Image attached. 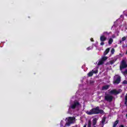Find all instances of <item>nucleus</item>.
Segmentation results:
<instances>
[{"label":"nucleus","mask_w":127,"mask_h":127,"mask_svg":"<svg viewBox=\"0 0 127 127\" xmlns=\"http://www.w3.org/2000/svg\"><path fill=\"white\" fill-rule=\"evenodd\" d=\"M103 113L104 110L100 109V107L99 106L92 108L90 111H87L86 112V114L89 116H92V115H99V114L102 115Z\"/></svg>","instance_id":"1"},{"label":"nucleus","mask_w":127,"mask_h":127,"mask_svg":"<svg viewBox=\"0 0 127 127\" xmlns=\"http://www.w3.org/2000/svg\"><path fill=\"white\" fill-rule=\"evenodd\" d=\"M121 76L119 75H116L114 77L113 83L114 85H119L121 83V81H122V79H121Z\"/></svg>","instance_id":"2"},{"label":"nucleus","mask_w":127,"mask_h":127,"mask_svg":"<svg viewBox=\"0 0 127 127\" xmlns=\"http://www.w3.org/2000/svg\"><path fill=\"white\" fill-rule=\"evenodd\" d=\"M127 67V62L125 60H123L120 66V70L122 71L123 69H126Z\"/></svg>","instance_id":"3"},{"label":"nucleus","mask_w":127,"mask_h":127,"mask_svg":"<svg viewBox=\"0 0 127 127\" xmlns=\"http://www.w3.org/2000/svg\"><path fill=\"white\" fill-rule=\"evenodd\" d=\"M80 106V103L78 101L74 102L73 104H71L69 107V109H72V110H75L77 107Z\"/></svg>","instance_id":"4"},{"label":"nucleus","mask_w":127,"mask_h":127,"mask_svg":"<svg viewBox=\"0 0 127 127\" xmlns=\"http://www.w3.org/2000/svg\"><path fill=\"white\" fill-rule=\"evenodd\" d=\"M104 99L105 101H107V102H112V101H113V99H114V97L109 94H107L105 96Z\"/></svg>","instance_id":"5"},{"label":"nucleus","mask_w":127,"mask_h":127,"mask_svg":"<svg viewBox=\"0 0 127 127\" xmlns=\"http://www.w3.org/2000/svg\"><path fill=\"white\" fill-rule=\"evenodd\" d=\"M97 73H98L97 70H92L91 71H90L88 73V77H92V76H93V75H94V74H97Z\"/></svg>","instance_id":"6"},{"label":"nucleus","mask_w":127,"mask_h":127,"mask_svg":"<svg viewBox=\"0 0 127 127\" xmlns=\"http://www.w3.org/2000/svg\"><path fill=\"white\" fill-rule=\"evenodd\" d=\"M110 94H112L113 95H119L120 92L116 89H113L110 91Z\"/></svg>","instance_id":"7"},{"label":"nucleus","mask_w":127,"mask_h":127,"mask_svg":"<svg viewBox=\"0 0 127 127\" xmlns=\"http://www.w3.org/2000/svg\"><path fill=\"white\" fill-rule=\"evenodd\" d=\"M106 40H107V37H106L104 35H102L100 36V41L101 42H105V41H106Z\"/></svg>","instance_id":"8"},{"label":"nucleus","mask_w":127,"mask_h":127,"mask_svg":"<svg viewBox=\"0 0 127 127\" xmlns=\"http://www.w3.org/2000/svg\"><path fill=\"white\" fill-rule=\"evenodd\" d=\"M109 88H110V85H106L103 86L102 88V90L106 91V90H108V89H109Z\"/></svg>","instance_id":"9"},{"label":"nucleus","mask_w":127,"mask_h":127,"mask_svg":"<svg viewBox=\"0 0 127 127\" xmlns=\"http://www.w3.org/2000/svg\"><path fill=\"white\" fill-rule=\"evenodd\" d=\"M98 120V119H97V118H94L92 120V126L94 127L95 126H96V125H97V121Z\"/></svg>","instance_id":"10"},{"label":"nucleus","mask_w":127,"mask_h":127,"mask_svg":"<svg viewBox=\"0 0 127 127\" xmlns=\"http://www.w3.org/2000/svg\"><path fill=\"white\" fill-rule=\"evenodd\" d=\"M110 52V48H107L106 49L105 51L104 52V55L105 56V55H107Z\"/></svg>","instance_id":"11"},{"label":"nucleus","mask_w":127,"mask_h":127,"mask_svg":"<svg viewBox=\"0 0 127 127\" xmlns=\"http://www.w3.org/2000/svg\"><path fill=\"white\" fill-rule=\"evenodd\" d=\"M113 41H114V40L113 39V38H110L108 41V44H109V45H111V44L113 43Z\"/></svg>","instance_id":"12"},{"label":"nucleus","mask_w":127,"mask_h":127,"mask_svg":"<svg viewBox=\"0 0 127 127\" xmlns=\"http://www.w3.org/2000/svg\"><path fill=\"white\" fill-rule=\"evenodd\" d=\"M107 118L105 116H104L102 118L101 123L102 124V125H104V124H105V122H106V120Z\"/></svg>","instance_id":"13"},{"label":"nucleus","mask_w":127,"mask_h":127,"mask_svg":"<svg viewBox=\"0 0 127 127\" xmlns=\"http://www.w3.org/2000/svg\"><path fill=\"white\" fill-rule=\"evenodd\" d=\"M104 61H103L101 59L99 61L98 63V65L100 66V65H103L104 64Z\"/></svg>","instance_id":"14"},{"label":"nucleus","mask_w":127,"mask_h":127,"mask_svg":"<svg viewBox=\"0 0 127 127\" xmlns=\"http://www.w3.org/2000/svg\"><path fill=\"white\" fill-rule=\"evenodd\" d=\"M67 122L72 124V123H73V117H69Z\"/></svg>","instance_id":"15"},{"label":"nucleus","mask_w":127,"mask_h":127,"mask_svg":"<svg viewBox=\"0 0 127 127\" xmlns=\"http://www.w3.org/2000/svg\"><path fill=\"white\" fill-rule=\"evenodd\" d=\"M119 120H116L113 124V127H117V125L119 124Z\"/></svg>","instance_id":"16"},{"label":"nucleus","mask_w":127,"mask_h":127,"mask_svg":"<svg viewBox=\"0 0 127 127\" xmlns=\"http://www.w3.org/2000/svg\"><path fill=\"white\" fill-rule=\"evenodd\" d=\"M111 32H104L102 35H104V36H106V35H110V34Z\"/></svg>","instance_id":"17"},{"label":"nucleus","mask_w":127,"mask_h":127,"mask_svg":"<svg viewBox=\"0 0 127 127\" xmlns=\"http://www.w3.org/2000/svg\"><path fill=\"white\" fill-rule=\"evenodd\" d=\"M91 126H92V122L91 120L88 121L87 127H91Z\"/></svg>","instance_id":"18"},{"label":"nucleus","mask_w":127,"mask_h":127,"mask_svg":"<svg viewBox=\"0 0 127 127\" xmlns=\"http://www.w3.org/2000/svg\"><path fill=\"white\" fill-rule=\"evenodd\" d=\"M107 59H108L107 57H103L102 58L101 60H102L104 62H105V61H106Z\"/></svg>","instance_id":"19"},{"label":"nucleus","mask_w":127,"mask_h":127,"mask_svg":"<svg viewBox=\"0 0 127 127\" xmlns=\"http://www.w3.org/2000/svg\"><path fill=\"white\" fill-rule=\"evenodd\" d=\"M122 73L124 75H127V69H126L125 71H122Z\"/></svg>","instance_id":"20"},{"label":"nucleus","mask_w":127,"mask_h":127,"mask_svg":"<svg viewBox=\"0 0 127 127\" xmlns=\"http://www.w3.org/2000/svg\"><path fill=\"white\" fill-rule=\"evenodd\" d=\"M127 93L125 96V105H127Z\"/></svg>","instance_id":"21"},{"label":"nucleus","mask_w":127,"mask_h":127,"mask_svg":"<svg viewBox=\"0 0 127 127\" xmlns=\"http://www.w3.org/2000/svg\"><path fill=\"white\" fill-rule=\"evenodd\" d=\"M71 122H69L68 121H67V122H66L65 123V126H67V127H69L70 125H71Z\"/></svg>","instance_id":"22"},{"label":"nucleus","mask_w":127,"mask_h":127,"mask_svg":"<svg viewBox=\"0 0 127 127\" xmlns=\"http://www.w3.org/2000/svg\"><path fill=\"white\" fill-rule=\"evenodd\" d=\"M115 61H117V59H115V60H113V61H110V64H111V65L114 64V63H115Z\"/></svg>","instance_id":"23"},{"label":"nucleus","mask_w":127,"mask_h":127,"mask_svg":"<svg viewBox=\"0 0 127 127\" xmlns=\"http://www.w3.org/2000/svg\"><path fill=\"white\" fill-rule=\"evenodd\" d=\"M122 84L124 85H127V80H125L124 81H123Z\"/></svg>","instance_id":"24"},{"label":"nucleus","mask_w":127,"mask_h":127,"mask_svg":"<svg viewBox=\"0 0 127 127\" xmlns=\"http://www.w3.org/2000/svg\"><path fill=\"white\" fill-rule=\"evenodd\" d=\"M127 40V37H123L122 38V41H125V40Z\"/></svg>","instance_id":"25"},{"label":"nucleus","mask_w":127,"mask_h":127,"mask_svg":"<svg viewBox=\"0 0 127 127\" xmlns=\"http://www.w3.org/2000/svg\"><path fill=\"white\" fill-rule=\"evenodd\" d=\"M111 54H114L115 53V49H112L111 51Z\"/></svg>","instance_id":"26"},{"label":"nucleus","mask_w":127,"mask_h":127,"mask_svg":"<svg viewBox=\"0 0 127 127\" xmlns=\"http://www.w3.org/2000/svg\"><path fill=\"white\" fill-rule=\"evenodd\" d=\"M100 45H101L102 46H103V45H105V43L104 42H101L100 43Z\"/></svg>","instance_id":"27"},{"label":"nucleus","mask_w":127,"mask_h":127,"mask_svg":"<svg viewBox=\"0 0 127 127\" xmlns=\"http://www.w3.org/2000/svg\"><path fill=\"white\" fill-rule=\"evenodd\" d=\"M87 50H91V47H89L87 48Z\"/></svg>","instance_id":"28"},{"label":"nucleus","mask_w":127,"mask_h":127,"mask_svg":"<svg viewBox=\"0 0 127 127\" xmlns=\"http://www.w3.org/2000/svg\"><path fill=\"white\" fill-rule=\"evenodd\" d=\"M90 40L92 42H94V39L91 38Z\"/></svg>","instance_id":"29"},{"label":"nucleus","mask_w":127,"mask_h":127,"mask_svg":"<svg viewBox=\"0 0 127 127\" xmlns=\"http://www.w3.org/2000/svg\"><path fill=\"white\" fill-rule=\"evenodd\" d=\"M120 17H121V18H124V15H121L120 16Z\"/></svg>","instance_id":"30"},{"label":"nucleus","mask_w":127,"mask_h":127,"mask_svg":"<svg viewBox=\"0 0 127 127\" xmlns=\"http://www.w3.org/2000/svg\"><path fill=\"white\" fill-rule=\"evenodd\" d=\"M119 127H125V126H124V125H120Z\"/></svg>","instance_id":"31"},{"label":"nucleus","mask_w":127,"mask_h":127,"mask_svg":"<svg viewBox=\"0 0 127 127\" xmlns=\"http://www.w3.org/2000/svg\"><path fill=\"white\" fill-rule=\"evenodd\" d=\"M123 41H120V43H122V42Z\"/></svg>","instance_id":"32"},{"label":"nucleus","mask_w":127,"mask_h":127,"mask_svg":"<svg viewBox=\"0 0 127 127\" xmlns=\"http://www.w3.org/2000/svg\"><path fill=\"white\" fill-rule=\"evenodd\" d=\"M126 117L127 118V114H126Z\"/></svg>","instance_id":"33"}]
</instances>
